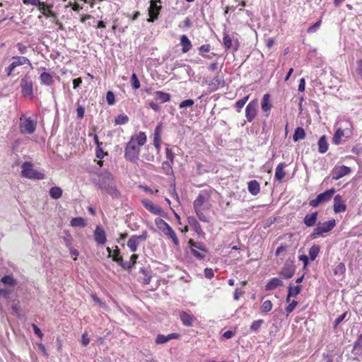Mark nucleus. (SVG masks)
<instances>
[{"instance_id":"nucleus-33","label":"nucleus","mask_w":362,"mask_h":362,"mask_svg":"<svg viewBox=\"0 0 362 362\" xmlns=\"http://www.w3.org/2000/svg\"><path fill=\"white\" fill-rule=\"evenodd\" d=\"M272 107V105L270 103V95L269 93L264 94L261 102L262 111L264 112H269Z\"/></svg>"},{"instance_id":"nucleus-19","label":"nucleus","mask_w":362,"mask_h":362,"mask_svg":"<svg viewBox=\"0 0 362 362\" xmlns=\"http://www.w3.org/2000/svg\"><path fill=\"white\" fill-rule=\"evenodd\" d=\"M351 173V168L345 165L336 166L332 170V178L339 180Z\"/></svg>"},{"instance_id":"nucleus-10","label":"nucleus","mask_w":362,"mask_h":362,"mask_svg":"<svg viewBox=\"0 0 362 362\" xmlns=\"http://www.w3.org/2000/svg\"><path fill=\"white\" fill-rule=\"evenodd\" d=\"M348 126L344 129L342 128H338L337 131L335 132L332 141L334 144L339 145L341 142V138L343 136L349 137L352 134V124L350 122H348Z\"/></svg>"},{"instance_id":"nucleus-4","label":"nucleus","mask_w":362,"mask_h":362,"mask_svg":"<svg viewBox=\"0 0 362 362\" xmlns=\"http://www.w3.org/2000/svg\"><path fill=\"white\" fill-rule=\"evenodd\" d=\"M11 63L5 69L7 76H12L16 67L28 64L31 69H33V64L30 60L25 57L14 56L11 57Z\"/></svg>"},{"instance_id":"nucleus-62","label":"nucleus","mask_w":362,"mask_h":362,"mask_svg":"<svg viewBox=\"0 0 362 362\" xmlns=\"http://www.w3.org/2000/svg\"><path fill=\"white\" fill-rule=\"evenodd\" d=\"M16 47H17L18 52L20 54H23L27 52L28 47L26 45H23L22 42H18L16 45Z\"/></svg>"},{"instance_id":"nucleus-31","label":"nucleus","mask_w":362,"mask_h":362,"mask_svg":"<svg viewBox=\"0 0 362 362\" xmlns=\"http://www.w3.org/2000/svg\"><path fill=\"white\" fill-rule=\"evenodd\" d=\"M317 145L318 151L320 153H325L327 151L329 144L327 142V136L325 135H322V136H320V139L318 140Z\"/></svg>"},{"instance_id":"nucleus-42","label":"nucleus","mask_w":362,"mask_h":362,"mask_svg":"<svg viewBox=\"0 0 362 362\" xmlns=\"http://www.w3.org/2000/svg\"><path fill=\"white\" fill-rule=\"evenodd\" d=\"M173 164H174V163H170V161H168V160H165L162 163L161 168L165 175H170L173 174Z\"/></svg>"},{"instance_id":"nucleus-45","label":"nucleus","mask_w":362,"mask_h":362,"mask_svg":"<svg viewBox=\"0 0 362 362\" xmlns=\"http://www.w3.org/2000/svg\"><path fill=\"white\" fill-rule=\"evenodd\" d=\"M301 286H292L291 285H289L288 287V297L297 296L301 292Z\"/></svg>"},{"instance_id":"nucleus-52","label":"nucleus","mask_w":362,"mask_h":362,"mask_svg":"<svg viewBox=\"0 0 362 362\" xmlns=\"http://www.w3.org/2000/svg\"><path fill=\"white\" fill-rule=\"evenodd\" d=\"M131 86L134 90H138L140 86V81L135 73H133L130 78Z\"/></svg>"},{"instance_id":"nucleus-17","label":"nucleus","mask_w":362,"mask_h":362,"mask_svg":"<svg viewBox=\"0 0 362 362\" xmlns=\"http://www.w3.org/2000/svg\"><path fill=\"white\" fill-rule=\"evenodd\" d=\"M108 180H110V183L106 185L105 183L101 184L100 188L105 190L107 193H108L110 196L115 198H117L120 196V193L119 190L117 189L115 185L112 182V179L110 177H107Z\"/></svg>"},{"instance_id":"nucleus-15","label":"nucleus","mask_w":362,"mask_h":362,"mask_svg":"<svg viewBox=\"0 0 362 362\" xmlns=\"http://www.w3.org/2000/svg\"><path fill=\"white\" fill-rule=\"evenodd\" d=\"M141 202L146 210L154 215H162L163 213V209L160 206L155 205L150 200L142 199Z\"/></svg>"},{"instance_id":"nucleus-38","label":"nucleus","mask_w":362,"mask_h":362,"mask_svg":"<svg viewBox=\"0 0 362 362\" xmlns=\"http://www.w3.org/2000/svg\"><path fill=\"white\" fill-rule=\"evenodd\" d=\"M155 224L157 228L164 233L166 230H168L171 226L163 219L161 218H156L155 219Z\"/></svg>"},{"instance_id":"nucleus-12","label":"nucleus","mask_w":362,"mask_h":362,"mask_svg":"<svg viewBox=\"0 0 362 362\" xmlns=\"http://www.w3.org/2000/svg\"><path fill=\"white\" fill-rule=\"evenodd\" d=\"M258 102L257 100H251L245 107V117L248 122H252L257 115Z\"/></svg>"},{"instance_id":"nucleus-3","label":"nucleus","mask_w":362,"mask_h":362,"mask_svg":"<svg viewBox=\"0 0 362 362\" xmlns=\"http://www.w3.org/2000/svg\"><path fill=\"white\" fill-rule=\"evenodd\" d=\"M21 176L30 180H43L45 174L33 168V165L28 161L24 162L21 165Z\"/></svg>"},{"instance_id":"nucleus-1","label":"nucleus","mask_w":362,"mask_h":362,"mask_svg":"<svg viewBox=\"0 0 362 362\" xmlns=\"http://www.w3.org/2000/svg\"><path fill=\"white\" fill-rule=\"evenodd\" d=\"M147 141V136L144 132L132 135L124 148V157L126 160L136 163L139 160L141 147Z\"/></svg>"},{"instance_id":"nucleus-47","label":"nucleus","mask_w":362,"mask_h":362,"mask_svg":"<svg viewBox=\"0 0 362 362\" xmlns=\"http://www.w3.org/2000/svg\"><path fill=\"white\" fill-rule=\"evenodd\" d=\"M264 320L262 319L253 321L250 327V331L253 332H259L260 327L264 324Z\"/></svg>"},{"instance_id":"nucleus-63","label":"nucleus","mask_w":362,"mask_h":362,"mask_svg":"<svg viewBox=\"0 0 362 362\" xmlns=\"http://www.w3.org/2000/svg\"><path fill=\"white\" fill-rule=\"evenodd\" d=\"M204 276L207 279H211L214 276V270L211 268H206L204 271Z\"/></svg>"},{"instance_id":"nucleus-22","label":"nucleus","mask_w":362,"mask_h":362,"mask_svg":"<svg viewBox=\"0 0 362 362\" xmlns=\"http://www.w3.org/2000/svg\"><path fill=\"white\" fill-rule=\"evenodd\" d=\"M180 334L178 333H171V334H168L167 336L159 334L157 335L156 338L155 339V343L156 344H163L165 343H167L170 340L177 339L180 338Z\"/></svg>"},{"instance_id":"nucleus-54","label":"nucleus","mask_w":362,"mask_h":362,"mask_svg":"<svg viewBox=\"0 0 362 362\" xmlns=\"http://www.w3.org/2000/svg\"><path fill=\"white\" fill-rule=\"evenodd\" d=\"M165 156L168 161L174 163L175 156L172 149L169 148V144H166Z\"/></svg>"},{"instance_id":"nucleus-44","label":"nucleus","mask_w":362,"mask_h":362,"mask_svg":"<svg viewBox=\"0 0 362 362\" xmlns=\"http://www.w3.org/2000/svg\"><path fill=\"white\" fill-rule=\"evenodd\" d=\"M320 251V247L318 245H313L310 249H309V256L310 259L312 261H314L316 257L318 256Z\"/></svg>"},{"instance_id":"nucleus-20","label":"nucleus","mask_w":362,"mask_h":362,"mask_svg":"<svg viewBox=\"0 0 362 362\" xmlns=\"http://www.w3.org/2000/svg\"><path fill=\"white\" fill-rule=\"evenodd\" d=\"M107 252H108V257L112 258V261L117 262L121 267L124 265L123 258L120 255V251L117 246H115L113 251L107 247Z\"/></svg>"},{"instance_id":"nucleus-5","label":"nucleus","mask_w":362,"mask_h":362,"mask_svg":"<svg viewBox=\"0 0 362 362\" xmlns=\"http://www.w3.org/2000/svg\"><path fill=\"white\" fill-rule=\"evenodd\" d=\"M37 127V120L24 115L20 118L19 130L23 134H33Z\"/></svg>"},{"instance_id":"nucleus-50","label":"nucleus","mask_w":362,"mask_h":362,"mask_svg":"<svg viewBox=\"0 0 362 362\" xmlns=\"http://www.w3.org/2000/svg\"><path fill=\"white\" fill-rule=\"evenodd\" d=\"M0 281L5 285L15 286L16 284V279L11 275H6L3 276Z\"/></svg>"},{"instance_id":"nucleus-7","label":"nucleus","mask_w":362,"mask_h":362,"mask_svg":"<svg viewBox=\"0 0 362 362\" xmlns=\"http://www.w3.org/2000/svg\"><path fill=\"white\" fill-rule=\"evenodd\" d=\"M148 237V232L144 230L140 235H132L127 241V245L132 252L137 251L138 247L141 243L144 242Z\"/></svg>"},{"instance_id":"nucleus-29","label":"nucleus","mask_w":362,"mask_h":362,"mask_svg":"<svg viewBox=\"0 0 362 362\" xmlns=\"http://www.w3.org/2000/svg\"><path fill=\"white\" fill-rule=\"evenodd\" d=\"M180 45H182V52L183 53H187L189 52L192 47V45L191 41L185 35H182L180 36Z\"/></svg>"},{"instance_id":"nucleus-43","label":"nucleus","mask_w":362,"mask_h":362,"mask_svg":"<svg viewBox=\"0 0 362 362\" xmlns=\"http://www.w3.org/2000/svg\"><path fill=\"white\" fill-rule=\"evenodd\" d=\"M62 189L59 187H53L49 189V195L54 199H58L62 196Z\"/></svg>"},{"instance_id":"nucleus-35","label":"nucleus","mask_w":362,"mask_h":362,"mask_svg":"<svg viewBox=\"0 0 362 362\" xmlns=\"http://www.w3.org/2000/svg\"><path fill=\"white\" fill-rule=\"evenodd\" d=\"M155 99L160 101L161 103H164L170 100L171 96L169 93H164L160 90L156 91L154 93Z\"/></svg>"},{"instance_id":"nucleus-26","label":"nucleus","mask_w":362,"mask_h":362,"mask_svg":"<svg viewBox=\"0 0 362 362\" xmlns=\"http://www.w3.org/2000/svg\"><path fill=\"white\" fill-rule=\"evenodd\" d=\"M187 223L198 235L204 234V231L202 228L200 223L194 216L187 217Z\"/></svg>"},{"instance_id":"nucleus-56","label":"nucleus","mask_w":362,"mask_h":362,"mask_svg":"<svg viewBox=\"0 0 362 362\" xmlns=\"http://www.w3.org/2000/svg\"><path fill=\"white\" fill-rule=\"evenodd\" d=\"M346 267L343 262L339 263L334 269V274H343L345 273Z\"/></svg>"},{"instance_id":"nucleus-39","label":"nucleus","mask_w":362,"mask_h":362,"mask_svg":"<svg viewBox=\"0 0 362 362\" xmlns=\"http://www.w3.org/2000/svg\"><path fill=\"white\" fill-rule=\"evenodd\" d=\"M305 132L303 127H298L296 128L294 134L293 135V140L297 142L300 140H303L305 137Z\"/></svg>"},{"instance_id":"nucleus-18","label":"nucleus","mask_w":362,"mask_h":362,"mask_svg":"<svg viewBox=\"0 0 362 362\" xmlns=\"http://www.w3.org/2000/svg\"><path fill=\"white\" fill-rule=\"evenodd\" d=\"M94 240L98 245H105L107 237L105 230L100 226H97L93 233Z\"/></svg>"},{"instance_id":"nucleus-46","label":"nucleus","mask_w":362,"mask_h":362,"mask_svg":"<svg viewBox=\"0 0 362 362\" xmlns=\"http://www.w3.org/2000/svg\"><path fill=\"white\" fill-rule=\"evenodd\" d=\"M139 257V255L136 254H133L130 257V261L128 263H124V265L122 266V268L125 269H130L132 267H134L135 264L136 263V260Z\"/></svg>"},{"instance_id":"nucleus-27","label":"nucleus","mask_w":362,"mask_h":362,"mask_svg":"<svg viewBox=\"0 0 362 362\" xmlns=\"http://www.w3.org/2000/svg\"><path fill=\"white\" fill-rule=\"evenodd\" d=\"M283 286V281L276 277L272 278L266 284L265 290L266 291H272L276 288L279 286Z\"/></svg>"},{"instance_id":"nucleus-16","label":"nucleus","mask_w":362,"mask_h":362,"mask_svg":"<svg viewBox=\"0 0 362 362\" xmlns=\"http://www.w3.org/2000/svg\"><path fill=\"white\" fill-rule=\"evenodd\" d=\"M333 210L336 214L342 213L346 210L345 202L340 194H337L334 197Z\"/></svg>"},{"instance_id":"nucleus-41","label":"nucleus","mask_w":362,"mask_h":362,"mask_svg":"<svg viewBox=\"0 0 362 362\" xmlns=\"http://www.w3.org/2000/svg\"><path fill=\"white\" fill-rule=\"evenodd\" d=\"M139 273L142 274V276H141L142 283L144 285L149 284L151 280V276L149 274L148 270L145 268H141Z\"/></svg>"},{"instance_id":"nucleus-61","label":"nucleus","mask_w":362,"mask_h":362,"mask_svg":"<svg viewBox=\"0 0 362 362\" xmlns=\"http://www.w3.org/2000/svg\"><path fill=\"white\" fill-rule=\"evenodd\" d=\"M194 100H192V99H187V100H185L183 101H182L180 105H179V107L180 108H184V107H192L193 105H194Z\"/></svg>"},{"instance_id":"nucleus-57","label":"nucleus","mask_w":362,"mask_h":362,"mask_svg":"<svg viewBox=\"0 0 362 362\" xmlns=\"http://www.w3.org/2000/svg\"><path fill=\"white\" fill-rule=\"evenodd\" d=\"M106 100L109 105H112L115 103V94L112 91H107L106 94Z\"/></svg>"},{"instance_id":"nucleus-60","label":"nucleus","mask_w":362,"mask_h":362,"mask_svg":"<svg viewBox=\"0 0 362 362\" xmlns=\"http://www.w3.org/2000/svg\"><path fill=\"white\" fill-rule=\"evenodd\" d=\"M321 24H322V20L320 19L315 23H314L313 25L310 26L308 28L307 32L308 33H315L317 30V29L321 25Z\"/></svg>"},{"instance_id":"nucleus-64","label":"nucleus","mask_w":362,"mask_h":362,"mask_svg":"<svg viewBox=\"0 0 362 362\" xmlns=\"http://www.w3.org/2000/svg\"><path fill=\"white\" fill-rule=\"evenodd\" d=\"M356 73L362 81V59L357 60Z\"/></svg>"},{"instance_id":"nucleus-36","label":"nucleus","mask_w":362,"mask_h":362,"mask_svg":"<svg viewBox=\"0 0 362 362\" xmlns=\"http://www.w3.org/2000/svg\"><path fill=\"white\" fill-rule=\"evenodd\" d=\"M285 166L286 165L284 163H281L276 168L275 178L278 181H281L286 175V173L284 171Z\"/></svg>"},{"instance_id":"nucleus-13","label":"nucleus","mask_w":362,"mask_h":362,"mask_svg":"<svg viewBox=\"0 0 362 362\" xmlns=\"http://www.w3.org/2000/svg\"><path fill=\"white\" fill-rule=\"evenodd\" d=\"M158 1L160 2V0H151L150 1V7L148 8V16L149 18H148V22H153L155 20L158 18V16L160 13V11L161 9L160 6H158L156 3Z\"/></svg>"},{"instance_id":"nucleus-30","label":"nucleus","mask_w":362,"mask_h":362,"mask_svg":"<svg viewBox=\"0 0 362 362\" xmlns=\"http://www.w3.org/2000/svg\"><path fill=\"white\" fill-rule=\"evenodd\" d=\"M168 238L170 239L173 243L175 247H180V241L179 239L172 227H170L168 230H166L163 233Z\"/></svg>"},{"instance_id":"nucleus-32","label":"nucleus","mask_w":362,"mask_h":362,"mask_svg":"<svg viewBox=\"0 0 362 362\" xmlns=\"http://www.w3.org/2000/svg\"><path fill=\"white\" fill-rule=\"evenodd\" d=\"M317 212L315 211L311 214H307L303 219V223L305 225L308 227H312L313 226L317 219Z\"/></svg>"},{"instance_id":"nucleus-37","label":"nucleus","mask_w":362,"mask_h":362,"mask_svg":"<svg viewBox=\"0 0 362 362\" xmlns=\"http://www.w3.org/2000/svg\"><path fill=\"white\" fill-rule=\"evenodd\" d=\"M155 224L157 228L164 233L166 230H168L171 226L163 219L161 218H156L155 219Z\"/></svg>"},{"instance_id":"nucleus-49","label":"nucleus","mask_w":362,"mask_h":362,"mask_svg":"<svg viewBox=\"0 0 362 362\" xmlns=\"http://www.w3.org/2000/svg\"><path fill=\"white\" fill-rule=\"evenodd\" d=\"M129 122V117L125 114H120L115 119L116 125L125 124Z\"/></svg>"},{"instance_id":"nucleus-48","label":"nucleus","mask_w":362,"mask_h":362,"mask_svg":"<svg viewBox=\"0 0 362 362\" xmlns=\"http://www.w3.org/2000/svg\"><path fill=\"white\" fill-rule=\"evenodd\" d=\"M71 226L73 227H84L86 226V222L82 217H75L71 219Z\"/></svg>"},{"instance_id":"nucleus-8","label":"nucleus","mask_w":362,"mask_h":362,"mask_svg":"<svg viewBox=\"0 0 362 362\" xmlns=\"http://www.w3.org/2000/svg\"><path fill=\"white\" fill-rule=\"evenodd\" d=\"M336 192L334 188H331L323 193L317 196L315 199H312L309 202V205L312 207H317L320 204L328 202Z\"/></svg>"},{"instance_id":"nucleus-59","label":"nucleus","mask_w":362,"mask_h":362,"mask_svg":"<svg viewBox=\"0 0 362 362\" xmlns=\"http://www.w3.org/2000/svg\"><path fill=\"white\" fill-rule=\"evenodd\" d=\"M192 252V254L196 257L198 259H203L205 258L206 257V254L207 252H202V251H197V250L195 249H193L191 250Z\"/></svg>"},{"instance_id":"nucleus-25","label":"nucleus","mask_w":362,"mask_h":362,"mask_svg":"<svg viewBox=\"0 0 362 362\" xmlns=\"http://www.w3.org/2000/svg\"><path fill=\"white\" fill-rule=\"evenodd\" d=\"M295 273V267L293 264H285L284 267L280 272V276L286 279L291 278Z\"/></svg>"},{"instance_id":"nucleus-6","label":"nucleus","mask_w":362,"mask_h":362,"mask_svg":"<svg viewBox=\"0 0 362 362\" xmlns=\"http://www.w3.org/2000/svg\"><path fill=\"white\" fill-rule=\"evenodd\" d=\"M335 226L336 221L334 219L329 220L323 223H319L317 227L314 229L313 233L310 235V237L312 239H315L323 233L331 231Z\"/></svg>"},{"instance_id":"nucleus-53","label":"nucleus","mask_w":362,"mask_h":362,"mask_svg":"<svg viewBox=\"0 0 362 362\" xmlns=\"http://www.w3.org/2000/svg\"><path fill=\"white\" fill-rule=\"evenodd\" d=\"M210 50H211V45L209 44L202 45L199 48V54L202 56H203L204 57H206L208 59H211V56H206V55H204V53H208V52H210Z\"/></svg>"},{"instance_id":"nucleus-40","label":"nucleus","mask_w":362,"mask_h":362,"mask_svg":"<svg viewBox=\"0 0 362 362\" xmlns=\"http://www.w3.org/2000/svg\"><path fill=\"white\" fill-rule=\"evenodd\" d=\"M188 244L191 248V250L193 249H195V250L198 249L199 250H200L202 252H207V250L205 248L204 244L201 242H195L192 239H190L188 241Z\"/></svg>"},{"instance_id":"nucleus-51","label":"nucleus","mask_w":362,"mask_h":362,"mask_svg":"<svg viewBox=\"0 0 362 362\" xmlns=\"http://www.w3.org/2000/svg\"><path fill=\"white\" fill-rule=\"evenodd\" d=\"M249 98H250V95H247L245 97H244L243 98L236 101V103L235 104V107L236 111L238 112H240L242 108L244 107L245 103L247 102Z\"/></svg>"},{"instance_id":"nucleus-55","label":"nucleus","mask_w":362,"mask_h":362,"mask_svg":"<svg viewBox=\"0 0 362 362\" xmlns=\"http://www.w3.org/2000/svg\"><path fill=\"white\" fill-rule=\"evenodd\" d=\"M272 307H273V304H272V301L270 300H267L264 302H263V303L261 306L262 312L268 313L272 309Z\"/></svg>"},{"instance_id":"nucleus-58","label":"nucleus","mask_w":362,"mask_h":362,"mask_svg":"<svg viewBox=\"0 0 362 362\" xmlns=\"http://www.w3.org/2000/svg\"><path fill=\"white\" fill-rule=\"evenodd\" d=\"M298 305V301L293 300L285 308L286 314L292 313Z\"/></svg>"},{"instance_id":"nucleus-14","label":"nucleus","mask_w":362,"mask_h":362,"mask_svg":"<svg viewBox=\"0 0 362 362\" xmlns=\"http://www.w3.org/2000/svg\"><path fill=\"white\" fill-rule=\"evenodd\" d=\"M36 6L45 17L57 18L56 13L52 10L53 8L52 4H46L45 2L40 1Z\"/></svg>"},{"instance_id":"nucleus-34","label":"nucleus","mask_w":362,"mask_h":362,"mask_svg":"<svg viewBox=\"0 0 362 362\" xmlns=\"http://www.w3.org/2000/svg\"><path fill=\"white\" fill-rule=\"evenodd\" d=\"M40 83L45 86H52L54 84V78L51 74L47 72H43L40 76Z\"/></svg>"},{"instance_id":"nucleus-2","label":"nucleus","mask_w":362,"mask_h":362,"mask_svg":"<svg viewBox=\"0 0 362 362\" xmlns=\"http://www.w3.org/2000/svg\"><path fill=\"white\" fill-rule=\"evenodd\" d=\"M212 194V189H204L199 192L195 200L193 202L194 212L198 218L203 222H208L207 216L202 212V207L207 202Z\"/></svg>"},{"instance_id":"nucleus-9","label":"nucleus","mask_w":362,"mask_h":362,"mask_svg":"<svg viewBox=\"0 0 362 362\" xmlns=\"http://www.w3.org/2000/svg\"><path fill=\"white\" fill-rule=\"evenodd\" d=\"M21 93L23 97H31L33 95V83L30 76L25 74L20 81Z\"/></svg>"},{"instance_id":"nucleus-23","label":"nucleus","mask_w":362,"mask_h":362,"mask_svg":"<svg viewBox=\"0 0 362 362\" xmlns=\"http://www.w3.org/2000/svg\"><path fill=\"white\" fill-rule=\"evenodd\" d=\"M161 133L162 124L160 123L155 128L153 134V145L158 152L160 150Z\"/></svg>"},{"instance_id":"nucleus-28","label":"nucleus","mask_w":362,"mask_h":362,"mask_svg":"<svg viewBox=\"0 0 362 362\" xmlns=\"http://www.w3.org/2000/svg\"><path fill=\"white\" fill-rule=\"evenodd\" d=\"M247 185L248 191L252 195L256 196L259 193L260 185L256 180L250 181Z\"/></svg>"},{"instance_id":"nucleus-24","label":"nucleus","mask_w":362,"mask_h":362,"mask_svg":"<svg viewBox=\"0 0 362 362\" xmlns=\"http://www.w3.org/2000/svg\"><path fill=\"white\" fill-rule=\"evenodd\" d=\"M223 45L225 47L226 49L228 50L233 47V51L236 52L239 47V42L238 40L235 41L234 45H233V41L230 35L224 33L223 37Z\"/></svg>"},{"instance_id":"nucleus-21","label":"nucleus","mask_w":362,"mask_h":362,"mask_svg":"<svg viewBox=\"0 0 362 362\" xmlns=\"http://www.w3.org/2000/svg\"><path fill=\"white\" fill-rule=\"evenodd\" d=\"M180 318L182 324L185 327L193 326L194 322L197 320L193 315H191L184 310L180 313Z\"/></svg>"},{"instance_id":"nucleus-11","label":"nucleus","mask_w":362,"mask_h":362,"mask_svg":"<svg viewBox=\"0 0 362 362\" xmlns=\"http://www.w3.org/2000/svg\"><path fill=\"white\" fill-rule=\"evenodd\" d=\"M206 83L209 86L210 92H215L220 88L225 86L226 82L223 75L218 74L213 78L206 81Z\"/></svg>"}]
</instances>
